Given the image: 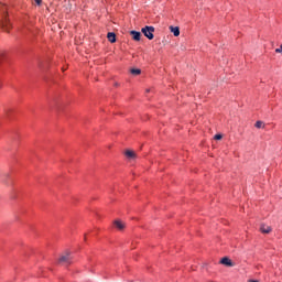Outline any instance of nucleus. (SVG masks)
Listing matches in <instances>:
<instances>
[{
  "label": "nucleus",
  "instance_id": "obj_1",
  "mask_svg": "<svg viewBox=\"0 0 282 282\" xmlns=\"http://www.w3.org/2000/svg\"><path fill=\"white\" fill-rule=\"evenodd\" d=\"M0 28H2L4 32H10V28H12V24H10L8 20V7L4 4H0Z\"/></svg>",
  "mask_w": 282,
  "mask_h": 282
},
{
  "label": "nucleus",
  "instance_id": "obj_2",
  "mask_svg": "<svg viewBox=\"0 0 282 282\" xmlns=\"http://www.w3.org/2000/svg\"><path fill=\"white\" fill-rule=\"evenodd\" d=\"M141 32H142V34H144V36L147 39H149V41H153V39L155 36V35H153V32H155V28L144 26V28L141 29Z\"/></svg>",
  "mask_w": 282,
  "mask_h": 282
},
{
  "label": "nucleus",
  "instance_id": "obj_3",
  "mask_svg": "<svg viewBox=\"0 0 282 282\" xmlns=\"http://www.w3.org/2000/svg\"><path fill=\"white\" fill-rule=\"evenodd\" d=\"M58 263L62 265H69L72 263V254L69 252H66L58 259Z\"/></svg>",
  "mask_w": 282,
  "mask_h": 282
},
{
  "label": "nucleus",
  "instance_id": "obj_4",
  "mask_svg": "<svg viewBox=\"0 0 282 282\" xmlns=\"http://www.w3.org/2000/svg\"><path fill=\"white\" fill-rule=\"evenodd\" d=\"M113 225L117 230H124V228H127V224L122 220H115Z\"/></svg>",
  "mask_w": 282,
  "mask_h": 282
},
{
  "label": "nucleus",
  "instance_id": "obj_5",
  "mask_svg": "<svg viewBox=\"0 0 282 282\" xmlns=\"http://www.w3.org/2000/svg\"><path fill=\"white\" fill-rule=\"evenodd\" d=\"M124 155L128 160H135V158H138V154H135L133 150H127Z\"/></svg>",
  "mask_w": 282,
  "mask_h": 282
},
{
  "label": "nucleus",
  "instance_id": "obj_6",
  "mask_svg": "<svg viewBox=\"0 0 282 282\" xmlns=\"http://www.w3.org/2000/svg\"><path fill=\"white\" fill-rule=\"evenodd\" d=\"M260 231H261L263 235H270V232H272V227L262 224V225L260 226Z\"/></svg>",
  "mask_w": 282,
  "mask_h": 282
},
{
  "label": "nucleus",
  "instance_id": "obj_7",
  "mask_svg": "<svg viewBox=\"0 0 282 282\" xmlns=\"http://www.w3.org/2000/svg\"><path fill=\"white\" fill-rule=\"evenodd\" d=\"M220 263H223V265H227V268H232V265H235V263H232V260H230V258L225 257L220 260Z\"/></svg>",
  "mask_w": 282,
  "mask_h": 282
},
{
  "label": "nucleus",
  "instance_id": "obj_8",
  "mask_svg": "<svg viewBox=\"0 0 282 282\" xmlns=\"http://www.w3.org/2000/svg\"><path fill=\"white\" fill-rule=\"evenodd\" d=\"M130 34H131L133 41H140V39H142V33H140L138 31H130Z\"/></svg>",
  "mask_w": 282,
  "mask_h": 282
},
{
  "label": "nucleus",
  "instance_id": "obj_9",
  "mask_svg": "<svg viewBox=\"0 0 282 282\" xmlns=\"http://www.w3.org/2000/svg\"><path fill=\"white\" fill-rule=\"evenodd\" d=\"M107 39H108V41H109L110 43H116V33L109 32V33L107 34Z\"/></svg>",
  "mask_w": 282,
  "mask_h": 282
},
{
  "label": "nucleus",
  "instance_id": "obj_10",
  "mask_svg": "<svg viewBox=\"0 0 282 282\" xmlns=\"http://www.w3.org/2000/svg\"><path fill=\"white\" fill-rule=\"evenodd\" d=\"M170 31L174 34V36L180 35V28L178 26H170Z\"/></svg>",
  "mask_w": 282,
  "mask_h": 282
},
{
  "label": "nucleus",
  "instance_id": "obj_11",
  "mask_svg": "<svg viewBox=\"0 0 282 282\" xmlns=\"http://www.w3.org/2000/svg\"><path fill=\"white\" fill-rule=\"evenodd\" d=\"M130 74H132L133 76H140V74H142V70L139 68H132L130 70Z\"/></svg>",
  "mask_w": 282,
  "mask_h": 282
},
{
  "label": "nucleus",
  "instance_id": "obj_12",
  "mask_svg": "<svg viewBox=\"0 0 282 282\" xmlns=\"http://www.w3.org/2000/svg\"><path fill=\"white\" fill-rule=\"evenodd\" d=\"M263 127H265V124L263 123V121H257V122H256V128H257V129H263Z\"/></svg>",
  "mask_w": 282,
  "mask_h": 282
},
{
  "label": "nucleus",
  "instance_id": "obj_13",
  "mask_svg": "<svg viewBox=\"0 0 282 282\" xmlns=\"http://www.w3.org/2000/svg\"><path fill=\"white\" fill-rule=\"evenodd\" d=\"M6 61V53H0V65Z\"/></svg>",
  "mask_w": 282,
  "mask_h": 282
},
{
  "label": "nucleus",
  "instance_id": "obj_14",
  "mask_svg": "<svg viewBox=\"0 0 282 282\" xmlns=\"http://www.w3.org/2000/svg\"><path fill=\"white\" fill-rule=\"evenodd\" d=\"M275 53H276V54H281V53H282V44H281L280 48H276V50H275Z\"/></svg>",
  "mask_w": 282,
  "mask_h": 282
},
{
  "label": "nucleus",
  "instance_id": "obj_15",
  "mask_svg": "<svg viewBox=\"0 0 282 282\" xmlns=\"http://www.w3.org/2000/svg\"><path fill=\"white\" fill-rule=\"evenodd\" d=\"M214 138H215V140H221L223 135L221 134H216Z\"/></svg>",
  "mask_w": 282,
  "mask_h": 282
},
{
  "label": "nucleus",
  "instance_id": "obj_16",
  "mask_svg": "<svg viewBox=\"0 0 282 282\" xmlns=\"http://www.w3.org/2000/svg\"><path fill=\"white\" fill-rule=\"evenodd\" d=\"M35 3H36L37 6H41V3H43V1H42V0H35Z\"/></svg>",
  "mask_w": 282,
  "mask_h": 282
},
{
  "label": "nucleus",
  "instance_id": "obj_17",
  "mask_svg": "<svg viewBox=\"0 0 282 282\" xmlns=\"http://www.w3.org/2000/svg\"><path fill=\"white\" fill-rule=\"evenodd\" d=\"M248 282H259V280H249Z\"/></svg>",
  "mask_w": 282,
  "mask_h": 282
}]
</instances>
